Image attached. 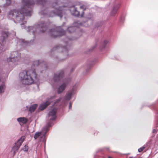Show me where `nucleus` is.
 <instances>
[{
  "mask_svg": "<svg viewBox=\"0 0 158 158\" xmlns=\"http://www.w3.org/2000/svg\"><path fill=\"white\" fill-rule=\"evenodd\" d=\"M158 130V125L156 126V128L155 129H154L153 130L152 133H156L157 131Z\"/></svg>",
  "mask_w": 158,
  "mask_h": 158,
  "instance_id": "nucleus-29",
  "label": "nucleus"
},
{
  "mask_svg": "<svg viewBox=\"0 0 158 158\" xmlns=\"http://www.w3.org/2000/svg\"><path fill=\"white\" fill-rule=\"evenodd\" d=\"M7 36V31H3L2 32L0 36V53L6 49V39Z\"/></svg>",
  "mask_w": 158,
  "mask_h": 158,
  "instance_id": "nucleus-6",
  "label": "nucleus"
},
{
  "mask_svg": "<svg viewBox=\"0 0 158 158\" xmlns=\"http://www.w3.org/2000/svg\"><path fill=\"white\" fill-rule=\"evenodd\" d=\"M17 42V44L18 46H20V45L23 46L24 45H26L27 44L29 43V42L27 41H25L23 39H17L16 40Z\"/></svg>",
  "mask_w": 158,
  "mask_h": 158,
  "instance_id": "nucleus-19",
  "label": "nucleus"
},
{
  "mask_svg": "<svg viewBox=\"0 0 158 158\" xmlns=\"http://www.w3.org/2000/svg\"><path fill=\"white\" fill-rule=\"evenodd\" d=\"M55 4L56 5H53V6L54 8L56 9L54 11H52L51 12L52 14L51 16H58L61 18L64 15V13L65 12L64 9H63L62 8H64V7H60L57 3H56Z\"/></svg>",
  "mask_w": 158,
  "mask_h": 158,
  "instance_id": "nucleus-7",
  "label": "nucleus"
},
{
  "mask_svg": "<svg viewBox=\"0 0 158 158\" xmlns=\"http://www.w3.org/2000/svg\"><path fill=\"white\" fill-rule=\"evenodd\" d=\"M56 96L54 95L51 96L48 98L47 101L44 102L42 103L40 106L39 109L41 110H44L47 106H48L51 102H53Z\"/></svg>",
  "mask_w": 158,
  "mask_h": 158,
  "instance_id": "nucleus-12",
  "label": "nucleus"
},
{
  "mask_svg": "<svg viewBox=\"0 0 158 158\" xmlns=\"http://www.w3.org/2000/svg\"><path fill=\"white\" fill-rule=\"evenodd\" d=\"M108 158H112V157H111L110 156H108Z\"/></svg>",
  "mask_w": 158,
  "mask_h": 158,
  "instance_id": "nucleus-34",
  "label": "nucleus"
},
{
  "mask_svg": "<svg viewBox=\"0 0 158 158\" xmlns=\"http://www.w3.org/2000/svg\"><path fill=\"white\" fill-rule=\"evenodd\" d=\"M106 149L108 150H109V148H106Z\"/></svg>",
  "mask_w": 158,
  "mask_h": 158,
  "instance_id": "nucleus-35",
  "label": "nucleus"
},
{
  "mask_svg": "<svg viewBox=\"0 0 158 158\" xmlns=\"http://www.w3.org/2000/svg\"><path fill=\"white\" fill-rule=\"evenodd\" d=\"M39 65H41V66L42 65V64H39V60H36L35 61H34L33 63V65L34 66H38Z\"/></svg>",
  "mask_w": 158,
  "mask_h": 158,
  "instance_id": "nucleus-26",
  "label": "nucleus"
},
{
  "mask_svg": "<svg viewBox=\"0 0 158 158\" xmlns=\"http://www.w3.org/2000/svg\"><path fill=\"white\" fill-rule=\"evenodd\" d=\"M20 83L23 85H30L38 79L35 69H32L21 72L19 73Z\"/></svg>",
  "mask_w": 158,
  "mask_h": 158,
  "instance_id": "nucleus-2",
  "label": "nucleus"
},
{
  "mask_svg": "<svg viewBox=\"0 0 158 158\" xmlns=\"http://www.w3.org/2000/svg\"><path fill=\"white\" fill-rule=\"evenodd\" d=\"M21 58L20 53L18 51L11 52L10 57L7 59L8 62H11L15 65L18 64Z\"/></svg>",
  "mask_w": 158,
  "mask_h": 158,
  "instance_id": "nucleus-5",
  "label": "nucleus"
},
{
  "mask_svg": "<svg viewBox=\"0 0 158 158\" xmlns=\"http://www.w3.org/2000/svg\"><path fill=\"white\" fill-rule=\"evenodd\" d=\"M97 46V44H95V46H94V48H95L96 47V46Z\"/></svg>",
  "mask_w": 158,
  "mask_h": 158,
  "instance_id": "nucleus-36",
  "label": "nucleus"
},
{
  "mask_svg": "<svg viewBox=\"0 0 158 158\" xmlns=\"http://www.w3.org/2000/svg\"><path fill=\"white\" fill-rule=\"evenodd\" d=\"M40 72H41V73H42V71H40Z\"/></svg>",
  "mask_w": 158,
  "mask_h": 158,
  "instance_id": "nucleus-37",
  "label": "nucleus"
},
{
  "mask_svg": "<svg viewBox=\"0 0 158 158\" xmlns=\"http://www.w3.org/2000/svg\"><path fill=\"white\" fill-rule=\"evenodd\" d=\"M35 1L42 4H43L45 1V0H22V6L21 9L10 10L9 15L11 16L17 23H22L21 25L24 24L26 23L24 16L31 15L32 9L31 6L35 3Z\"/></svg>",
  "mask_w": 158,
  "mask_h": 158,
  "instance_id": "nucleus-1",
  "label": "nucleus"
},
{
  "mask_svg": "<svg viewBox=\"0 0 158 158\" xmlns=\"http://www.w3.org/2000/svg\"><path fill=\"white\" fill-rule=\"evenodd\" d=\"M72 104L71 102H70L69 105V109H71L72 108Z\"/></svg>",
  "mask_w": 158,
  "mask_h": 158,
  "instance_id": "nucleus-32",
  "label": "nucleus"
},
{
  "mask_svg": "<svg viewBox=\"0 0 158 158\" xmlns=\"http://www.w3.org/2000/svg\"><path fill=\"white\" fill-rule=\"evenodd\" d=\"M61 100V98H60L58 99L56 101L54 102V106H57L58 105V104L59 103V102H60V101Z\"/></svg>",
  "mask_w": 158,
  "mask_h": 158,
  "instance_id": "nucleus-27",
  "label": "nucleus"
},
{
  "mask_svg": "<svg viewBox=\"0 0 158 158\" xmlns=\"http://www.w3.org/2000/svg\"><path fill=\"white\" fill-rule=\"evenodd\" d=\"M49 34L52 37H55L64 35L65 32L60 27H59L51 30L49 31Z\"/></svg>",
  "mask_w": 158,
  "mask_h": 158,
  "instance_id": "nucleus-8",
  "label": "nucleus"
},
{
  "mask_svg": "<svg viewBox=\"0 0 158 158\" xmlns=\"http://www.w3.org/2000/svg\"><path fill=\"white\" fill-rule=\"evenodd\" d=\"M25 139L24 136L22 137L16 142L12 149V151L13 152L14 155H15L18 151L22 144L23 142Z\"/></svg>",
  "mask_w": 158,
  "mask_h": 158,
  "instance_id": "nucleus-9",
  "label": "nucleus"
},
{
  "mask_svg": "<svg viewBox=\"0 0 158 158\" xmlns=\"http://www.w3.org/2000/svg\"><path fill=\"white\" fill-rule=\"evenodd\" d=\"M108 43V41L105 40L103 41L102 44V48L101 49V50L105 48L106 44Z\"/></svg>",
  "mask_w": 158,
  "mask_h": 158,
  "instance_id": "nucleus-25",
  "label": "nucleus"
},
{
  "mask_svg": "<svg viewBox=\"0 0 158 158\" xmlns=\"http://www.w3.org/2000/svg\"><path fill=\"white\" fill-rule=\"evenodd\" d=\"M83 14H81V17H82L83 16Z\"/></svg>",
  "mask_w": 158,
  "mask_h": 158,
  "instance_id": "nucleus-33",
  "label": "nucleus"
},
{
  "mask_svg": "<svg viewBox=\"0 0 158 158\" xmlns=\"http://www.w3.org/2000/svg\"><path fill=\"white\" fill-rule=\"evenodd\" d=\"M28 149V147L27 145H25L21 149V151H23V152H27Z\"/></svg>",
  "mask_w": 158,
  "mask_h": 158,
  "instance_id": "nucleus-24",
  "label": "nucleus"
},
{
  "mask_svg": "<svg viewBox=\"0 0 158 158\" xmlns=\"http://www.w3.org/2000/svg\"><path fill=\"white\" fill-rule=\"evenodd\" d=\"M27 29V31L32 33L34 37L36 33L39 34L44 32L46 30V27L44 22H39L34 27L29 26Z\"/></svg>",
  "mask_w": 158,
  "mask_h": 158,
  "instance_id": "nucleus-3",
  "label": "nucleus"
},
{
  "mask_svg": "<svg viewBox=\"0 0 158 158\" xmlns=\"http://www.w3.org/2000/svg\"><path fill=\"white\" fill-rule=\"evenodd\" d=\"M145 148V147L144 146H143L138 149V151L139 152H142Z\"/></svg>",
  "mask_w": 158,
  "mask_h": 158,
  "instance_id": "nucleus-28",
  "label": "nucleus"
},
{
  "mask_svg": "<svg viewBox=\"0 0 158 158\" xmlns=\"http://www.w3.org/2000/svg\"><path fill=\"white\" fill-rule=\"evenodd\" d=\"M5 81L6 80L4 78H1L0 76V82H2L0 85V94L3 93L4 92L6 88Z\"/></svg>",
  "mask_w": 158,
  "mask_h": 158,
  "instance_id": "nucleus-16",
  "label": "nucleus"
},
{
  "mask_svg": "<svg viewBox=\"0 0 158 158\" xmlns=\"http://www.w3.org/2000/svg\"><path fill=\"white\" fill-rule=\"evenodd\" d=\"M57 111V108L56 107H54L52 109H51L48 114V115L46 118L48 121V123L46 125L49 127H51L53 124L52 122V121L55 120L56 117V113Z\"/></svg>",
  "mask_w": 158,
  "mask_h": 158,
  "instance_id": "nucleus-4",
  "label": "nucleus"
},
{
  "mask_svg": "<svg viewBox=\"0 0 158 158\" xmlns=\"http://www.w3.org/2000/svg\"><path fill=\"white\" fill-rule=\"evenodd\" d=\"M80 8L83 9V10H85L86 8V7L85 5H83L81 6H80Z\"/></svg>",
  "mask_w": 158,
  "mask_h": 158,
  "instance_id": "nucleus-30",
  "label": "nucleus"
},
{
  "mask_svg": "<svg viewBox=\"0 0 158 158\" xmlns=\"http://www.w3.org/2000/svg\"><path fill=\"white\" fill-rule=\"evenodd\" d=\"M42 134V131L40 132H37L35 135L34 138L35 139H37L39 136L40 137Z\"/></svg>",
  "mask_w": 158,
  "mask_h": 158,
  "instance_id": "nucleus-23",
  "label": "nucleus"
},
{
  "mask_svg": "<svg viewBox=\"0 0 158 158\" xmlns=\"http://www.w3.org/2000/svg\"><path fill=\"white\" fill-rule=\"evenodd\" d=\"M120 6V4L119 3H117L114 5L113 9L112 10L111 12V15L114 16L116 13Z\"/></svg>",
  "mask_w": 158,
  "mask_h": 158,
  "instance_id": "nucleus-17",
  "label": "nucleus"
},
{
  "mask_svg": "<svg viewBox=\"0 0 158 158\" xmlns=\"http://www.w3.org/2000/svg\"><path fill=\"white\" fill-rule=\"evenodd\" d=\"M42 65L43 66V65ZM43 68H44V70H46L47 69V68H46V65L44 64V66H42V67H41L42 69H43Z\"/></svg>",
  "mask_w": 158,
  "mask_h": 158,
  "instance_id": "nucleus-31",
  "label": "nucleus"
},
{
  "mask_svg": "<svg viewBox=\"0 0 158 158\" xmlns=\"http://www.w3.org/2000/svg\"><path fill=\"white\" fill-rule=\"evenodd\" d=\"M17 120L20 123L23 124L26 123L27 121V119L24 117H20L17 118Z\"/></svg>",
  "mask_w": 158,
  "mask_h": 158,
  "instance_id": "nucleus-20",
  "label": "nucleus"
},
{
  "mask_svg": "<svg viewBox=\"0 0 158 158\" xmlns=\"http://www.w3.org/2000/svg\"><path fill=\"white\" fill-rule=\"evenodd\" d=\"M70 82V80L69 79H65L63 83L60 85L57 89V92L58 94H61L65 89L66 87Z\"/></svg>",
  "mask_w": 158,
  "mask_h": 158,
  "instance_id": "nucleus-11",
  "label": "nucleus"
},
{
  "mask_svg": "<svg viewBox=\"0 0 158 158\" xmlns=\"http://www.w3.org/2000/svg\"><path fill=\"white\" fill-rule=\"evenodd\" d=\"M76 89L73 87L71 89L69 90L66 93L65 99L66 100L69 101L73 98L76 93Z\"/></svg>",
  "mask_w": 158,
  "mask_h": 158,
  "instance_id": "nucleus-13",
  "label": "nucleus"
},
{
  "mask_svg": "<svg viewBox=\"0 0 158 158\" xmlns=\"http://www.w3.org/2000/svg\"><path fill=\"white\" fill-rule=\"evenodd\" d=\"M50 127L46 125L42 130V134L40 137V141L45 142V135L47 132L49 130V128Z\"/></svg>",
  "mask_w": 158,
  "mask_h": 158,
  "instance_id": "nucleus-14",
  "label": "nucleus"
},
{
  "mask_svg": "<svg viewBox=\"0 0 158 158\" xmlns=\"http://www.w3.org/2000/svg\"><path fill=\"white\" fill-rule=\"evenodd\" d=\"M73 11H71V14L76 16H77L79 15V12L77 10L76 8L73 7Z\"/></svg>",
  "mask_w": 158,
  "mask_h": 158,
  "instance_id": "nucleus-21",
  "label": "nucleus"
},
{
  "mask_svg": "<svg viewBox=\"0 0 158 158\" xmlns=\"http://www.w3.org/2000/svg\"><path fill=\"white\" fill-rule=\"evenodd\" d=\"M37 107V104H34L31 105L30 107H28L27 106H26L25 108L23 110H28L31 113L34 111Z\"/></svg>",
  "mask_w": 158,
  "mask_h": 158,
  "instance_id": "nucleus-18",
  "label": "nucleus"
},
{
  "mask_svg": "<svg viewBox=\"0 0 158 158\" xmlns=\"http://www.w3.org/2000/svg\"><path fill=\"white\" fill-rule=\"evenodd\" d=\"M74 26H77L78 27H79L80 26H85V25H84L82 23H80L78 22L75 23ZM75 29V26H72L69 27L67 28V31L70 33L73 32Z\"/></svg>",
  "mask_w": 158,
  "mask_h": 158,
  "instance_id": "nucleus-15",
  "label": "nucleus"
},
{
  "mask_svg": "<svg viewBox=\"0 0 158 158\" xmlns=\"http://www.w3.org/2000/svg\"><path fill=\"white\" fill-rule=\"evenodd\" d=\"M31 41H30V43H31Z\"/></svg>",
  "mask_w": 158,
  "mask_h": 158,
  "instance_id": "nucleus-38",
  "label": "nucleus"
},
{
  "mask_svg": "<svg viewBox=\"0 0 158 158\" xmlns=\"http://www.w3.org/2000/svg\"><path fill=\"white\" fill-rule=\"evenodd\" d=\"M64 72L63 71L57 73L54 75L52 80L50 82L51 84L52 85H54L56 82H57L62 78Z\"/></svg>",
  "mask_w": 158,
  "mask_h": 158,
  "instance_id": "nucleus-10",
  "label": "nucleus"
},
{
  "mask_svg": "<svg viewBox=\"0 0 158 158\" xmlns=\"http://www.w3.org/2000/svg\"><path fill=\"white\" fill-rule=\"evenodd\" d=\"M5 1L6 2L4 4L3 6L5 7H7L9 6L11 3V0H5Z\"/></svg>",
  "mask_w": 158,
  "mask_h": 158,
  "instance_id": "nucleus-22",
  "label": "nucleus"
}]
</instances>
